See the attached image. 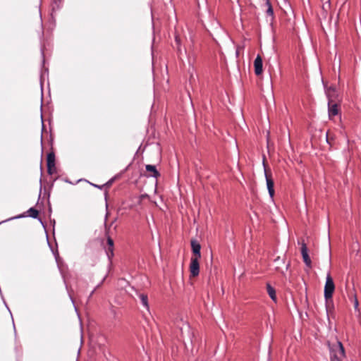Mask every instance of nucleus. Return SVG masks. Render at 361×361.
I'll return each instance as SVG.
<instances>
[{
	"label": "nucleus",
	"instance_id": "obj_7",
	"mask_svg": "<svg viewBox=\"0 0 361 361\" xmlns=\"http://www.w3.org/2000/svg\"><path fill=\"white\" fill-rule=\"evenodd\" d=\"M254 70L256 75H260L263 71V61L260 55H257L254 61Z\"/></svg>",
	"mask_w": 361,
	"mask_h": 361
},
{
	"label": "nucleus",
	"instance_id": "obj_19",
	"mask_svg": "<svg viewBox=\"0 0 361 361\" xmlns=\"http://www.w3.org/2000/svg\"><path fill=\"white\" fill-rule=\"evenodd\" d=\"M338 350H339L340 354L343 357H345V348H344V347H343V345L341 342H340V341L338 342Z\"/></svg>",
	"mask_w": 361,
	"mask_h": 361
},
{
	"label": "nucleus",
	"instance_id": "obj_23",
	"mask_svg": "<svg viewBox=\"0 0 361 361\" xmlns=\"http://www.w3.org/2000/svg\"><path fill=\"white\" fill-rule=\"evenodd\" d=\"M108 276V274H106L104 278L102 279V281L96 286L95 288L97 289L99 288L102 284L104 282V281L106 280V277Z\"/></svg>",
	"mask_w": 361,
	"mask_h": 361
},
{
	"label": "nucleus",
	"instance_id": "obj_30",
	"mask_svg": "<svg viewBox=\"0 0 361 361\" xmlns=\"http://www.w3.org/2000/svg\"><path fill=\"white\" fill-rule=\"evenodd\" d=\"M1 297H2V299H3V300H4V305H6V308L8 309V310L9 312H11V310H9V308H8V305H7V304H6V301H5V300H4V299L3 298V296H2V295H1ZM10 314H11V312H10Z\"/></svg>",
	"mask_w": 361,
	"mask_h": 361
},
{
	"label": "nucleus",
	"instance_id": "obj_10",
	"mask_svg": "<svg viewBox=\"0 0 361 361\" xmlns=\"http://www.w3.org/2000/svg\"><path fill=\"white\" fill-rule=\"evenodd\" d=\"M105 252H106V255L108 260H109L108 269H109L112 264L111 259L114 255V247L108 246L107 247L105 248Z\"/></svg>",
	"mask_w": 361,
	"mask_h": 361
},
{
	"label": "nucleus",
	"instance_id": "obj_43",
	"mask_svg": "<svg viewBox=\"0 0 361 361\" xmlns=\"http://www.w3.org/2000/svg\"><path fill=\"white\" fill-rule=\"evenodd\" d=\"M109 183H111V180H110L109 182H107V184H109Z\"/></svg>",
	"mask_w": 361,
	"mask_h": 361
},
{
	"label": "nucleus",
	"instance_id": "obj_20",
	"mask_svg": "<svg viewBox=\"0 0 361 361\" xmlns=\"http://www.w3.org/2000/svg\"><path fill=\"white\" fill-rule=\"evenodd\" d=\"M25 216H26V215H25L24 214H22L18 215V216H16L9 218V219H6V220H5V221H3L0 222V224H1V223L6 222V221H11V220H13V219H20V218H23V217H25Z\"/></svg>",
	"mask_w": 361,
	"mask_h": 361
},
{
	"label": "nucleus",
	"instance_id": "obj_25",
	"mask_svg": "<svg viewBox=\"0 0 361 361\" xmlns=\"http://www.w3.org/2000/svg\"><path fill=\"white\" fill-rule=\"evenodd\" d=\"M56 171L55 166L54 167H50V169L47 168V172L49 175H52Z\"/></svg>",
	"mask_w": 361,
	"mask_h": 361
},
{
	"label": "nucleus",
	"instance_id": "obj_9",
	"mask_svg": "<svg viewBox=\"0 0 361 361\" xmlns=\"http://www.w3.org/2000/svg\"><path fill=\"white\" fill-rule=\"evenodd\" d=\"M145 169L147 172L152 173L149 176L152 178H157L160 176V173L157 171L156 166L152 164H147Z\"/></svg>",
	"mask_w": 361,
	"mask_h": 361
},
{
	"label": "nucleus",
	"instance_id": "obj_45",
	"mask_svg": "<svg viewBox=\"0 0 361 361\" xmlns=\"http://www.w3.org/2000/svg\"><path fill=\"white\" fill-rule=\"evenodd\" d=\"M337 361H341V360L338 359Z\"/></svg>",
	"mask_w": 361,
	"mask_h": 361
},
{
	"label": "nucleus",
	"instance_id": "obj_22",
	"mask_svg": "<svg viewBox=\"0 0 361 361\" xmlns=\"http://www.w3.org/2000/svg\"><path fill=\"white\" fill-rule=\"evenodd\" d=\"M330 7V0H327V1L323 4L322 9L324 11H326Z\"/></svg>",
	"mask_w": 361,
	"mask_h": 361
},
{
	"label": "nucleus",
	"instance_id": "obj_11",
	"mask_svg": "<svg viewBox=\"0 0 361 361\" xmlns=\"http://www.w3.org/2000/svg\"><path fill=\"white\" fill-rule=\"evenodd\" d=\"M55 165V154L53 152L47 154V166L50 169V167H54Z\"/></svg>",
	"mask_w": 361,
	"mask_h": 361
},
{
	"label": "nucleus",
	"instance_id": "obj_39",
	"mask_svg": "<svg viewBox=\"0 0 361 361\" xmlns=\"http://www.w3.org/2000/svg\"><path fill=\"white\" fill-rule=\"evenodd\" d=\"M44 72H45V73H48V68H45V69H44Z\"/></svg>",
	"mask_w": 361,
	"mask_h": 361
},
{
	"label": "nucleus",
	"instance_id": "obj_27",
	"mask_svg": "<svg viewBox=\"0 0 361 361\" xmlns=\"http://www.w3.org/2000/svg\"><path fill=\"white\" fill-rule=\"evenodd\" d=\"M41 55L42 56V66H44V64L45 63V59H44V53L43 48H41Z\"/></svg>",
	"mask_w": 361,
	"mask_h": 361
},
{
	"label": "nucleus",
	"instance_id": "obj_17",
	"mask_svg": "<svg viewBox=\"0 0 361 361\" xmlns=\"http://www.w3.org/2000/svg\"><path fill=\"white\" fill-rule=\"evenodd\" d=\"M106 337L104 335L101 334L98 336L97 343L99 346L104 345Z\"/></svg>",
	"mask_w": 361,
	"mask_h": 361
},
{
	"label": "nucleus",
	"instance_id": "obj_21",
	"mask_svg": "<svg viewBox=\"0 0 361 361\" xmlns=\"http://www.w3.org/2000/svg\"><path fill=\"white\" fill-rule=\"evenodd\" d=\"M106 240L107 245L109 247H114V243L113 239L110 236H108Z\"/></svg>",
	"mask_w": 361,
	"mask_h": 361
},
{
	"label": "nucleus",
	"instance_id": "obj_32",
	"mask_svg": "<svg viewBox=\"0 0 361 361\" xmlns=\"http://www.w3.org/2000/svg\"><path fill=\"white\" fill-rule=\"evenodd\" d=\"M41 118H42V114H41ZM42 130H43L44 128V123H43V119H42Z\"/></svg>",
	"mask_w": 361,
	"mask_h": 361
},
{
	"label": "nucleus",
	"instance_id": "obj_35",
	"mask_svg": "<svg viewBox=\"0 0 361 361\" xmlns=\"http://www.w3.org/2000/svg\"><path fill=\"white\" fill-rule=\"evenodd\" d=\"M39 221L41 222V224L43 226V227H44V228H45V226L44 225V224H43V222L42 221V220H41V219H39Z\"/></svg>",
	"mask_w": 361,
	"mask_h": 361
},
{
	"label": "nucleus",
	"instance_id": "obj_29",
	"mask_svg": "<svg viewBox=\"0 0 361 361\" xmlns=\"http://www.w3.org/2000/svg\"><path fill=\"white\" fill-rule=\"evenodd\" d=\"M96 290H97V289L94 288L92 290V292L90 293V295H89L88 298H90L93 295V294L94 293V292L96 291Z\"/></svg>",
	"mask_w": 361,
	"mask_h": 361
},
{
	"label": "nucleus",
	"instance_id": "obj_1",
	"mask_svg": "<svg viewBox=\"0 0 361 361\" xmlns=\"http://www.w3.org/2000/svg\"><path fill=\"white\" fill-rule=\"evenodd\" d=\"M180 330L181 333V338L186 349L188 350L190 347L192 350L195 336L190 326L188 323H184L180 328Z\"/></svg>",
	"mask_w": 361,
	"mask_h": 361
},
{
	"label": "nucleus",
	"instance_id": "obj_6",
	"mask_svg": "<svg viewBox=\"0 0 361 361\" xmlns=\"http://www.w3.org/2000/svg\"><path fill=\"white\" fill-rule=\"evenodd\" d=\"M200 258L192 257L190 264V271L192 276H197L200 273L199 259Z\"/></svg>",
	"mask_w": 361,
	"mask_h": 361
},
{
	"label": "nucleus",
	"instance_id": "obj_16",
	"mask_svg": "<svg viewBox=\"0 0 361 361\" xmlns=\"http://www.w3.org/2000/svg\"><path fill=\"white\" fill-rule=\"evenodd\" d=\"M274 263L275 264V269L279 271L281 265L285 264V260L284 259H281L280 257H277L274 259Z\"/></svg>",
	"mask_w": 361,
	"mask_h": 361
},
{
	"label": "nucleus",
	"instance_id": "obj_38",
	"mask_svg": "<svg viewBox=\"0 0 361 361\" xmlns=\"http://www.w3.org/2000/svg\"><path fill=\"white\" fill-rule=\"evenodd\" d=\"M42 99H43V97H41V107L42 106Z\"/></svg>",
	"mask_w": 361,
	"mask_h": 361
},
{
	"label": "nucleus",
	"instance_id": "obj_26",
	"mask_svg": "<svg viewBox=\"0 0 361 361\" xmlns=\"http://www.w3.org/2000/svg\"><path fill=\"white\" fill-rule=\"evenodd\" d=\"M359 305L358 300L357 299V297L354 295V308L355 310H357Z\"/></svg>",
	"mask_w": 361,
	"mask_h": 361
},
{
	"label": "nucleus",
	"instance_id": "obj_2",
	"mask_svg": "<svg viewBox=\"0 0 361 361\" xmlns=\"http://www.w3.org/2000/svg\"><path fill=\"white\" fill-rule=\"evenodd\" d=\"M336 94V89L333 87H330L326 91V95L328 98V112L329 117L335 116L338 114V104L333 99Z\"/></svg>",
	"mask_w": 361,
	"mask_h": 361
},
{
	"label": "nucleus",
	"instance_id": "obj_33",
	"mask_svg": "<svg viewBox=\"0 0 361 361\" xmlns=\"http://www.w3.org/2000/svg\"><path fill=\"white\" fill-rule=\"evenodd\" d=\"M64 181L71 184L72 183L68 179H65Z\"/></svg>",
	"mask_w": 361,
	"mask_h": 361
},
{
	"label": "nucleus",
	"instance_id": "obj_8",
	"mask_svg": "<svg viewBox=\"0 0 361 361\" xmlns=\"http://www.w3.org/2000/svg\"><path fill=\"white\" fill-rule=\"evenodd\" d=\"M191 248L192 253L194 255V257L200 258L201 257V245L196 240H191Z\"/></svg>",
	"mask_w": 361,
	"mask_h": 361
},
{
	"label": "nucleus",
	"instance_id": "obj_4",
	"mask_svg": "<svg viewBox=\"0 0 361 361\" xmlns=\"http://www.w3.org/2000/svg\"><path fill=\"white\" fill-rule=\"evenodd\" d=\"M263 164H264V163H263ZM264 166L265 167V165H264ZM264 176H265V178H266L267 188L268 190L269 197L271 200H273L274 192H274V180H273L271 175H269L267 173L265 168H264Z\"/></svg>",
	"mask_w": 361,
	"mask_h": 361
},
{
	"label": "nucleus",
	"instance_id": "obj_41",
	"mask_svg": "<svg viewBox=\"0 0 361 361\" xmlns=\"http://www.w3.org/2000/svg\"><path fill=\"white\" fill-rule=\"evenodd\" d=\"M107 216H108V214H106V216H105V221H106V219H107Z\"/></svg>",
	"mask_w": 361,
	"mask_h": 361
},
{
	"label": "nucleus",
	"instance_id": "obj_44",
	"mask_svg": "<svg viewBox=\"0 0 361 361\" xmlns=\"http://www.w3.org/2000/svg\"><path fill=\"white\" fill-rule=\"evenodd\" d=\"M109 183H111V180H110L109 182H107V184H109Z\"/></svg>",
	"mask_w": 361,
	"mask_h": 361
},
{
	"label": "nucleus",
	"instance_id": "obj_24",
	"mask_svg": "<svg viewBox=\"0 0 361 361\" xmlns=\"http://www.w3.org/2000/svg\"><path fill=\"white\" fill-rule=\"evenodd\" d=\"M175 41H176V44L177 45V49H178V51H180V40L177 36L176 37Z\"/></svg>",
	"mask_w": 361,
	"mask_h": 361
},
{
	"label": "nucleus",
	"instance_id": "obj_42",
	"mask_svg": "<svg viewBox=\"0 0 361 361\" xmlns=\"http://www.w3.org/2000/svg\"><path fill=\"white\" fill-rule=\"evenodd\" d=\"M42 137H43V135H41V142H42Z\"/></svg>",
	"mask_w": 361,
	"mask_h": 361
},
{
	"label": "nucleus",
	"instance_id": "obj_13",
	"mask_svg": "<svg viewBox=\"0 0 361 361\" xmlns=\"http://www.w3.org/2000/svg\"><path fill=\"white\" fill-rule=\"evenodd\" d=\"M138 297L141 301V303L142 305H143V307L147 310H149V303H148V297H147V295L146 294H144V293H140L138 295Z\"/></svg>",
	"mask_w": 361,
	"mask_h": 361
},
{
	"label": "nucleus",
	"instance_id": "obj_40",
	"mask_svg": "<svg viewBox=\"0 0 361 361\" xmlns=\"http://www.w3.org/2000/svg\"><path fill=\"white\" fill-rule=\"evenodd\" d=\"M40 87H41V91L42 92V82L40 84Z\"/></svg>",
	"mask_w": 361,
	"mask_h": 361
},
{
	"label": "nucleus",
	"instance_id": "obj_34",
	"mask_svg": "<svg viewBox=\"0 0 361 361\" xmlns=\"http://www.w3.org/2000/svg\"><path fill=\"white\" fill-rule=\"evenodd\" d=\"M289 266H290L289 263H288L287 264H286V270H288V269Z\"/></svg>",
	"mask_w": 361,
	"mask_h": 361
},
{
	"label": "nucleus",
	"instance_id": "obj_31",
	"mask_svg": "<svg viewBox=\"0 0 361 361\" xmlns=\"http://www.w3.org/2000/svg\"><path fill=\"white\" fill-rule=\"evenodd\" d=\"M53 253H54V255H55V259H56V260L57 261V259H58V255H59L58 252L56 251V253L53 252Z\"/></svg>",
	"mask_w": 361,
	"mask_h": 361
},
{
	"label": "nucleus",
	"instance_id": "obj_15",
	"mask_svg": "<svg viewBox=\"0 0 361 361\" xmlns=\"http://www.w3.org/2000/svg\"><path fill=\"white\" fill-rule=\"evenodd\" d=\"M27 212L28 213L27 216L32 219H38L39 212L34 207H30Z\"/></svg>",
	"mask_w": 361,
	"mask_h": 361
},
{
	"label": "nucleus",
	"instance_id": "obj_3",
	"mask_svg": "<svg viewBox=\"0 0 361 361\" xmlns=\"http://www.w3.org/2000/svg\"><path fill=\"white\" fill-rule=\"evenodd\" d=\"M335 290V285L334 283V280L331 276L330 274L328 273L326 279V283L324 286V296L326 301L331 300L333 296V293Z\"/></svg>",
	"mask_w": 361,
	"mask_h": 361
},
{
	"label": "nucleus",
	"instance_id": "obj_36",
	"mask_svg": "<svg viewBox=\"0 0 361 361\" xmlns=\"http://www.w3.org/2000/svg\"><path fill=\"white\" fill-rule=\"evenodd\" d=\"M70 298H71V302L74 304V301H73V298H72L71 295H70Z\"/></svg>",
	"mask_w": 361,
	"mask_h": 361
},
{
	"label": "nucleus",
	"instance_id": "obj_18",
	"mask_svg": "<svg viewBox=\"0 0 361 361\" xmlns=\"http://www.w3.org/2000/svg\"><path fill=\"white\" fill-rule=\"evenodd\" d=\"M62 0H53V10H58L61 7Z\"/></svg>",
	"mask_w": 361,
	"mask_h": 361
},
{
	"label": "nucleus",
	"instance_id": "obj_37",
	"mask_svg": "<svg viewBox=\"0 0 361 361\" xmlns=\"http://www.w3.org/2000/svg\"><path fill=\"white\" fill-rule=\"evenodd\" d=\"M13 329H14V331H16V326L14 324V322L13 321Z\"/></svg>",
	"mask_w": 361,
	"mask_h": 361
},
{
	"label": "nucleus",
	"instance_id": "obj_5",
	"mask_svg": "<svg viewBox=\"0 0 361 361\" xmlns=\"http://www.w3.org/2000/svg\"><path fill=\"white\" fill-rule=\"evenodd\" d=\"M300 251H301V255H302V257L304 263L308 268H311L312 267V261H311V259L308 254L307 246L304 241H302L301 243V250Z\"/></svg>",
	"mask_w": 361,
	"mask_h": 361
},
{
	"label": "nucleus",
	"instance_id": "obj_28",
	"mask_svg": "<svg viewBox=\"0 0 361 361\" xmlns=\"http://www.w3.org/2000/svg\"><path fill=\"white\" fill-rule=\"evenodd\" d=\"M92 185H93L94 187L95 188H97L99 189H102L103 185H96V184H93V183H91Z\"/></svg>",
	"mask_w": 361,
	"mask_h": 361
},
{
	"label": "nucleus",
	"instance_id": "obj_14",
	"mask_svg": "<svg viewBox=\"0 0 361 361\" xmlns=\"http://www.w3.org/2000/svg\"><path fill=\"white\" fill-rule=\"evenodd\" d=\"M266 6H267L266 13L268 16H270L272 20L274 18V10L269 0L266 1Z\"/></svg>",
	"mask_w": 361,
	"mask_h": 361
},
{
	"label": "nucleus",
	"instance_id": "obj_12",
	"mask_svg": "<svg viewBox=\"0 0 361 361\" xmlns=\"http://www.w3.org/2000/svg\"><path fill=\"white\" fill-rule=\"evenodd\" d=\"M267 290L270 297V298L274 301L276 302V290L274 287L271 286L270 283H267Z\"/></svg>",
	"mask_w": 361,
	"mask_h": 361
}]
</instances>
